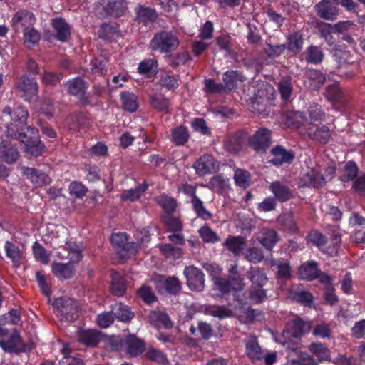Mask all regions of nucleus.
<instances>
[{"label":"nucleus","instance_id":"7ed1b4c3","mask_svg":"<svg viewBox=\"0 0 365 365\" xmlns=\"http://www.w3.org/2000/svg\"><path fill=\"white\" fill-rule=\"evenodd\" d=\"M150 45L152 50L166 53L175 50L179 41L172 33L161 31L153 36Z\"/></svg>","mask_w":365,"mask_h":365},{"label":"nucleus","instance_id":"473e14b6","mask_svg":"<svg viewBox=\"0 0 365 365\" xmlns=\"http://www.w3.org/2000/svg\"><path fill=\"white\" fill-rule=\"evenodd\" d=\"M22 31L24 34L22 38L23 43L28 48L34 46L41 39V34L39 31L34 26L24 29Z\"/></svg>","mask_w":365,"mask_h":365},{"label":"nucleus","instance_id":"c03bdc74","mask_svg":"<svg viewBox=\"0 0 365 365\" xmlns=\"http://www.w3.org/2000/svg\"><path fill=\"white\" fill-rule=\"evenodd\" d=\"M278 222L285 230L294 232L297 230V226L294 219L293 213L291 212L282 214L278 217Z\"/></svg>","mask_w":365,"mask_h":365},{"label":"nucleus","instance_id":"cd10ccee","mask_svg":"<svg viewBox=\"0 0 365 365\" xmlns=\"http://www.w3.org/2000/svg\"><path fill=\"white\" fill-rule=\"evenodd\" d=\"M135 12L137 21L144 25L154 22L158 16L155 10L150 7L140 6L136 8Z\"/></svg>","mask_w":365,"mask_h":365},{"label":"nucleus","instance_id":"c756f323","mask_svg":"<svg viewBox=\"0 0 365 365\" xmlns=\"http://www.w3.org/2000/svg\"><path fill=\"white\" fill-rule=\"evenodd\" d=\"M78 340L87 345V346H96L100 341L99 333L94 330H79L77 333Z\"/></svg>","mask_w":365,"mask_h":365},{"label":"nucleus","instance_id":"423d86ee","mask_svg":"<svg viewBox=\"0 0 365 365\" xmlns=\"http://www.w3.org/2000/svg\"><path fill=\"white\" fill-rule=\"evenodd\" d=\"M183 274L186 278L187 284L191 289L200 292L204 289V274L200 269L194 266H186Z\"/></svg>","mask_w":365,"mask_h":365},{"label":"nucleus","instance_id":"dca6fc26","mask_svg":"<svg viewBox=\"0 0 365 365\" xmlns=\"http://www.w3.org/2000/svg\"><path fill=\"white\" fill-rule=\"evenodd\" d=\"M257 240L266 249L271 250L278 241L275 230L263 228L256 234Z\"/></svg>","mask_w":365,"mask_h":365},{"label":"nucleus","instance_id":"a18cd8bd","mask_svg":"<svg viewBox=\"0 0 365 365\" xmlns=\"http://www.w3.org/2000/svg\"><path fill=\"white\" fill-rule=\"evenodd\" d=\"M309 350L320 361L329 360L330 358L329 350L322 343H312L309 346Z\"/></svg>","mask_w":365,"mask_h":365},{"label":"nucleus","instance_id":"72a5a7b5","mask_svg":"<svg viewBox=\"0 0 365 365\" xmlns=\"http://www.w3.org/2000/svg\"><path fill=\"white\" fill-rule=\"evenodd\" d=\"M247 274V278L252 282V287H262L267 282L266 274L258 268L251 267Z\"/></svg>","mask_w":365,"mask_h":365},{"label":"nucleus","instance_id":"e433bc0d","mask_svg":"<svg viewBox=\"0 0 365 365\" xmlns=\"http://www.w3.org/2000/svg\"><path fill=\"white\" fill-rule=\"evenodd\" d=\"M112 313L118 319L122 322L129 321L133 317V312L130 311L128 306L120 302H117L112 307Z\"/></svg>","mask_w":365,"mask_h":365},{"label":"nucleus","instance_id":"4d7b16f0","mask_svg":"<svg viewBox=\"0 0 365 365\" xmlns=\"http://www.w3.org/2000/svg\"><path fill=\"white\" fill-rule=\"evenodd\" d=\"M245 258L251 263H258L263 259L262 251L256 247H250L245 252Z\"/></svg>","mask_w":365,"mask_h":365},{"label":"nucleus","instance_id":"1a4fd4ad","mask_svg":"<svg viewBox=\"0 0 365 365\" xmlns=\"http://www.w3.org/2000/svg\"><path fill=\"white\" fill-rule=\"evenodd\" d=\"M204 268L212 277L214 290L219 292L217 294H225L230 288L226 279L220 277L222 269L217 264L209 263L205 264Z\"/></svg>","mask_w":365,"mask_h":365},{"label":"nucleus","instance_id":"c85d7f7f","mask_svg":"<svg viewBox=\"0 0 365 365\" xmlns=\"http://www.w3.org/2000/svg\"><path fill=\"white\" fill-rule=\"evenodd\" d=\"M53 27L56 32V38L61 41H67L71 36V29L63 19H53Z\"/></svg>","mask_w":365,"mask_h":365},{"label":"nucleus","instance_id":"8fccbe9b","mask_svg":"<svg viewBox=\"0 0 365 365\" xmlns=\"http://www.w3.org/2000/svg\"><path fill=\"white\" fill-rule=\"evenodd\" d=\"M32 251L34 257L36 260L41 262L42 264H46L48 263L50 257L44 247L38 242H35L32 246Z\"/></svg>","mask_w":365,"mask_h":365},{"label":"nucleus","instance_id":"5fc2aeb1","mask_svg":"<svg viewBox=\"0 0 365 365\" xmlns=\"http://www.w3.org/2000/svg\"><path fill=\"white\" fill-rule=\"evenodd\" d=\"M322 51L317 46H311L307 49L306 59L311 63H319L323 59Z\"/></svg>","mask_w":365,"mask_h":365},{"label":"nucleus","instance_id":"a19ab883","mask_svg":"<svg viewBox=\"0 0 365 365\" xmlns=\"http://www.w3.org/2000/svg\"><path fill=\"white\" fill-rule=\"evenodd\" d=\"M263 319V314L258 309H248L239 314V319L242 323L249 324Z\"/></svg>","mask_w":365,"mask_h":365},{"label":"nucleus","instance_id":"7c9ffc66","mask_svg":"<svg viewBox=\"0 0 365 365\" xmlns=\"http://www.w3.org/2000/svg\"><path fill=\"white\" fill-rule=\"evenodd\" d=\"M105 6L106 11L112 16L118 17L122 16L126 9V3L124 0H106Z\"/></svg>","mask_w":365,"mask_h":365},{"label":"nucleus","instance_id":"052dcab7","mask_svg":"<svg viewBox=\"0 0 365 365\" xmlns=\"http://www.w3.org/2000/svg\"><path fill=\"white\" fill-rule=\"evenodd\" d=\"M279 90L283 99H288L292 92V85L291 78L289 77L283 78L279 83Z\"/></svg>","mask_w":365,"mask_h":365},{"label":"nucleus","instance_id":"6e6d98bb","mask_svg":"<svg viewBox=\"0 0 365 365\" xmlns=\"http://www.w3.org/2000/svg\"><path fill=\"white\" fill-rule=\"evenodd\" d=\"M199 235L205 242L215 243L220 240L217 235L208 226L205 225L199 230Z\"/></svg>","mask_w":365,"mask_h":365},{"label":"nucleus","instance_id":"0e129e2a","mask_svg":"<svg viewBox=\"0 0 365 365\" xmlns=\"http://www.w3.org/2000/svg\"><path fill=\"white\" fill-rule=\"evenodd\" d=\"M267 298L266 291L262 287H251L250 299L254 303H261Z\"/></svg>","mask_w":365,"mask_h":365},{"label":"nucleus","instance_id":"f8f14e48","mask_svg":"<svg viewBox=\"0 0 365 365\" xmlns=\"http://www.w3.org/2000/svg\"><path fill=\"white\" fill-rule=\"evenodd\" d=\"M121 346L130 356H137L141 354L145 349L144 342L134 335L127 336L122 341Z\"/></svg>","mask_w":365,"mask_h":365},{"label":"nucleus","instance_id":"5701e85b","mask_svg":"<svg viewBox=\"0 0 365 365\" xmlns=\"http://www.w3.org/2000/svg\"><path fill=\"white\" fill-rule=\"evenodd\" d=\"M309 327V324H306L301 319L296 317L287 323L285 332L291 336L299 338L306 332V328Z\"/></svg>","mask_w":365,"mask_h":365},{"label":"nucleus","instance_id":"6ab92c4d","mask_svg":"<svg viewBox=\"0 0 365 365\" xmlns=\"http://www.w3.org/2000/svg\"><path fill=\"white\" fill-rule=\"evenodd\" d=\"M18 89L26 100L30 101L37 93L38 85L33 78L23 77L18 83Z\"/></svg>","mask_w":365,"mask_h":365},{"label":"nucleus","instance_id":"37998d69","mask_svg":"<svg viewBox=\"0 0 365 365\" xmlns=\"http://www.w3.org/2000/svg\"><path fill=\"white\" fill-rule=\"evenodd\" d=\"M111 292L118 297L122 296L125 291V284L123 278L118 273L112 274Z\"/></svg>","mask_w":365,"mask_h":365},{"label":"nucleus","instance_id":"4be33fe9","mask_svg":"<svg viewBox=\"0 0 365 365\" xmlns=\"http://www.w3.org/2000/svg\"><path fill=\"white\" fill-rule=\"evenodd\" d=\"M269 190L274 195V198L280 202H286L293 197L291 190L280 181L272 182L269 185Z\"/></svg>","mask_w":365,"mask_h":365},{"label":"nucleus","instance_id":"9b49d317","mask_svg":"<svg viewBox=\"0 0 365 365\" xmlns=\"http://www.w3.org/2000/svg\"><path fill=\"white\" fill-rule=\"evenodd\" d=\"M66 86L69 94L77 97L84 103L88 102L86 95L88 85L82 78L76 77L71 79L66 82Z\"/></svg>","mask_w":365,"mask_h":365},{"label":"nucleus","instance_id":"b1692460","mask_svg":"<svg viewBox=\"0 0 365 365\" xmlns=\"http://www.w3.org/2000/svg\"><path fill=\"white\" fill-rule=\"evenodd\" d=\"M307 134L310 138L323 144L328 143L331 138L330 130L324 125H319L315 129L314 125L310 126L307 130Z\"/></svg>","mask_w":365,"mask_h":365},{"label":"nucleus","instance_id":"393cba45","mask_svg":"<svg viewBox=\"0 0 365 365\" xmlns=\"http://www.w3.org/2000/svg\"><path fill=\"white\" fill-rule=\"evenodd\" d=\"M246 244V239L241 236H230L226 239L223 245L235 256H239L242 254L244 247Z\"/></svg>","mask_w":365,"mask_h":365},{"label":"nucleus","instance_id":"f03ea898","mask_svg":"<svg viewBox=\"0 0 365 365\" xmlns=\"http://www.w3.org/2000/svg\"><path fill=\"white\" fill-rule=\"evenodd\" d=\"M54 312L60 320L74 321L78 313L77 302L66 297L58 298L53 303Z\"/></svg>","mask_w":365,"mask_h":365},{"label":"nucleus","instance_id":"3c124183","mask_svg":"<svg viewBox=\"0 0 365 365\" xmlns=\"http://www.w3.org/2000/svg\"><path fill=\"white\" fill-rule=\"evenodd\" d=\"M358 172V168L355 163L352 161L348 162L343 170V173L341 175V180L343 182H348L356 178Z\"/></svg>","mask_w":365,"mask_h":365},{"label":"nucleus","instance_id":"e2e57ef3","mask_svg":"<svg viewBox=\"0 0 365 365\" xmlns=\"http://www.w3.org/2000/svg\"><path fill=\"white\" fill-rule=\"evenodd\" d=\"M147 357L159 364L168 365V361L162 351L155 349H150L148 351Z\"/></svg>","mask_w":365,"mask_h":365},{"label":"nucleus","instance_id":"2eb2a0df","mask_svg":"<svg viewBox=\"0 0 365 365\" xmlns=\"http://www.w3.org/2000/svg\"><path fill=\"white\" fill-rule=\"evenodd\" d=\"M19 138L24 145L26 151L31 155H40L45 149L44 145L37 138L28 137L24 133H19Z\"/></svg>","mask_w":365,"mask_h":365},{"label":"nucleus","instance_id":"20e7f679","mask_svg":"<svg viewBox=\"0 0 365 365\" xmlns=\"http://www.w3.org/2000/svg\"><path fill=\"white\" fill-rule=\"evenodd\" d=\"M37 21L35 14L27 9H19L14 14L11 26L16 32L34 26Z\"/></svg>","mask_w":365,"mask_h":365},{"label":"nucleus","instance_id":"6e6552de","mask_svg":"<svg viewBox=\"0 0 365 365\" xmlns=\"http://www.w3.org/2000/svg\"><path fill=\"white\" fill-rule=\"evenodd\" d=\"M0 347L6 352H24L29 347L22 340L19 334L14 330L6 340H0Z\"/></svg>","mask_w":365,"mask_h":365},{"label":"nucleus","instance_id":"603ef678","mask_svg":"<svg viewBox=\"0 0 365 365\" xmlns=\"http://www.w3.org/2000/svg\"><path fill=\"white\" fill-rule=\"evenodd\" d=\"M19 157V153L13 147L6 148L4 145H0V158L9 163L15 162Z\"/></svg>","mask_w":365,"mask_h":365},{"label":"nucleus","instance_id":"c9c22d12","mask_svg":"<svg viewBox=\"0 0 365 365\" xmlns=\"http://www.w3.org/2000/svg\"><path fill=\"white\" fill-rule=\"evenodd\" d=\"M149 321L157 327H170L172 326L168 314L160 311L152 312L149 315Z\"/></svg>","mask_w":365,"mask_h":365},{"label":"nucleus","instance_id":"a878e982","mask_svg":"<svg viewBox=\"0 0 365 365\" xmlns=\"http://www.w3.org/2000/svg\"><path fill=\"white\" fill-rule=\"evenodd\" d=\"M207 187L211 190L222 194L230 190L229 179L221 175L212 177Z\"/></svg>","mask_w":365,"mask_h":365},{"label":"nucleus","instance_id":"bb28decb","mask_svg":"<svg viewBox=\"0 0 365 365\" xmlns=\"http://www.w3.org/2000/svg\"><path fill=\"white\" fill-rule=\"evenodd\" d=\"M52 272L59 279H69L74 274L75 269L72 263L54 262Z\"/></svg>","mask_w":365,"mask_h":365},{"label":"nucleus","instance_id":"ddd939ff","mask_svg":"<svg viewBox=\"0 0 365 365\" xmlns=\"http://www.w3.org/2000/svg\"><path fill=\"white\" fill-rule=\"evenodd\" d=\"M271 153L273 158L269 162L277 166L283 163H291L294 158V153L292 151L287 150L280 145L273 148Z\"/></svg>","mask_w":365,"mask_h":365},{"label":"nucleus","instance_id":"774afa93","mask_svg":"<svg viewBox=\"0 0 365 365\" xmlns=\"http://www.w3.org/2000/svg\"><path fill=\"white\" fill-rule=\"evenodd\" d=\"M297 359H292L287 365H318L307 354H303L302 352H297Z\"/></svg>","mask_w":365,"mask_h":365},{"label":"nucleus","instance_id":"49530a36","mask_svg":"<svg viewBox=\"0 0 365 365\" xmlns=\"http://www.w3.org/2000/svg\"><path fill=\"white\" fill-rule=\"evenodd\" d=\"M157 203L161 207L163 211L168 215L175 211L176 208L175 200L166 195H160L156 198Z\"/></svg>","mask_w":365,"mask_h":365},{"label":"nucleus","instance_id":"412c9836","mask_svg":"<svg viewBox=\"0 0 365 365\" xmlns=\"http://www.w3.org/2000/svg\"><path fill=\"white\" fill-rule=\"evenodd\" d=\"M23 174L26 178L29 179L36 187L48 185L51 181L48 175L32 168H24L23 169Z\"/></svg>","mask_w":365,"mask_h":365},{"label":"nucleus","instance_id":"aec40b11","mask_svg":"<svg viewBox=\"0 0 365 365\" xmlns=\"http://www.w3.org/2000/svg\"><path fill=\"white\" fill-rule=\"evenodd\" d=\"M324 179L319 170V168L317 167L307 172L301 178L299 184L301 186L307 187H319L324 183Z\"/></svg>","mask_w":365,"mask_h":365},{"label":"nucleus","instance_id":"69168bd1","mask_svg":"<svg viewBox=\"0 0 365 365\" xmlns=\"http://www.w3.org/2000/svg\"><path fill=\"white\" fill-rule=\"evenodd\" d=\"M307 240L319 247L320 250H323L326 245V239L324 236L319 232L318 231H312L307 236Z\"/></svg>","mask_w":365,"mask_h":365},{"label":"nucleus","instance_id":"f3484780","mask_svg":"<svg viewBox=\"0 0 365 365\" xmlns=\"http://www.w3.org/2000/svg\"><path fill=\"white\" fill-rule=\"evenodd\" d=\"M270 143V132L265 128L257 130L250 139V143L257 152L264 151Z\"/></svg>","mask_w":365,"mask_h":365},{"label":"nucleus","instance_id":"a211bd4d","mask_svg":"<svg viewBox=\"0 0 365 365\" xmlns=\"http://www.w3.org/2000/svg\"><path fill=\"white\" fill-rule=\"evenodd\" d=\"M4 250L6 257L11 260L14 266L19 267L25 258L24 249H21L13 242L6 241L4 245Z\"/></svg>","mask_w":365,"mask_h":365},{"label":"nucleus","instance_id":"680f3d73","mask_svg":"<svg viewBox=\"0 0 365 365\" xmlns=\"http://www.w3.org/2000/svg\"><path fill=\"white\" fill-rule=\"evenodd\" d=\"M192 204L195 211L198 216L203 219H208L211 216L210 213L205 208L202 201L196 195L192 198Z\"/></svg>","mask_w":365,"mask_h":365},{"label":"nucleus","instance_id":"ea45409f","mask_svg":"<svg viewBox=\"0 0 365 365\" xmlns=\"http://www.w3.org/2000/svg\"><path fill=\"white\" fill-rule=\"evenodd\" d=\"M123 108L130 113L136 111L138 108L136 96L130 92H123L120 94Z\"/></svg>","mask_w":365,"mask_h":365},{"label":"nucleus","instance_id":"79ce46f5","mask_svg":"<svg viewBox=\"0 0 365 365\" xmlns=\"http://www.w3.org/2000/svg\"><path fill=\"white\" fill-rule=\"evenodd\" d=\"M242 76L237 71H227L223 75V87L224 89L232 90L233 89L237 81H242Z\"/></svg>","mask_w":365,"mask_h":365},{"label":"nucleus","instance_id":"f257e3e1","mask_svg":"<svg viewBox=\"0 0 365 365\" xmlns=\"http://www.w3.org/2000/svg\"><path fill=\"white\" fill-rule=\"evenodd\" d=\"M137 241L142 242L150 240V237L146 230L138 232L135 234ZM110 241L112 244L118 249V254L123 258L135 254L139 249L138 242H128V236L125 233H114L111 235Z\"/></svg>","mask_w":365,"mask_h":365},{"label":"nucleus","instance_id":"864d4df0","mask_svg":"<svg viewBox=\"0 0 365 365\" xmlns=\"http://www.w3.org/2000/svg\"><path fill=\"white\" fill-rule=\"evenodd\" d=\"M188 132L182 126L174 128L172 131V139L176 145H183L188 140Z\"/></svg>","mask_w":365,"mask_h":365},{"label":"nucleus","instance_id":"09e8293b","mask_svg":"<svg viewBox=\"0 0 365 365\" xmlns=\"http://www.w3.org/2000/svg\"><path fill=\"white\" fill-rule=\"evenodd\" d=\"M236 185L240 187L246 188L250 184V173L242 169H236L234 174Z\"/></svg>","mask_w":365,"mask_h":365},{"label":"nucleus","instance_id":"39448f33","mask_svg":"<svg viewBox=\"0 0 365 365\" xmlns=\"http://www.w3.org/2000/svg\"><path fill=\"white\" fill-rule=\"evenodd\" d=\"M220 165V162L212 155H203L195 162L193 168L198 175L205 176L217 172Z\"/></svg>","mask_w":365,"mask_h":365},{"label":"nucleus","instance_id":"338daca9","mask_svg":"<svg viewBox=\"0 0 365 365\" xmlns=\"http://www.w3.org/2000/svg\"><path fill=\"white\" fill-rule=\"evenodd\" d=\"M167 292L175 294L178 293L181 289L180 281L175 277H170L163 281Z\"/></svg>","mask_w":365,"mask_h":365},{"label":"nucleus","instance_id":"0eeeda50","mask_svg":"<svg viewBox=\"0 0 365 365\" xmlns=\"http://www.w3.org/2000/svg\"><path fill=\"white\" fill-rule=\"evenodd\" d=\"M28 118V112L23 107H17L14 112L9 106L4 108L0 113V118L5 122V125L8 130H12L11 126L12 123L10 121L19 122L23 124L26 122Z\"/></svg>","mask_w":365,"mask_h":365},{"label":"nucleus","instance_id":"bf43d9fd","mask_svg":"<svg viewBox=\"0 0 365 365\" xmlns=\"http://www.w3.org/2000/svg\"><path fill=\"white\" fill-rule=\"evenodd\" d=\"M286 49L284 44L272 45L266 43L264 48V53L269 58H276L284 53Z\"/></svg>","mask_w":365,"mask_h":365},{"label":"nucleus","instance_id":"4c0bfd02","mask_svg":"<svg viewBox=\"0 0 365 365\" xmlns=\"http://www.w3.org/2000/svg\"><path fill=\"white\" fill-rule=\"evenodd\" d=\"M303 37L300 32H294L287 37V48L292 53H298L302 48Z\"/></svg>","mask_w":365,"mask_h":365},{"label":"nucleus","instance_id":"f704fd0d","mask_svg":"<svg viewBox=\"0 0 365 365\" xmlns=\"http://www.w3.org/2000/svg\"><path fill=\"white\" fill-rule=\"evenodd\" d=\"M318 272L317 264L314 261L302 264L299 269V275L303 279H313L317 277Z\"/></svg>","mask_w":365,"mask_h":365},{"label":"nucleus","instance_id":"9d476101","mask_svg":"<svg viewBox=\"0 0 365 365\" xmlns=\"http://www.w3.org/2000/svg\"><path fill=\"white\" fill-rule=\"evenodd\" d=\"M337 0H322L315 6L317 14L326 20H334L338 16Z\"/></svg>","mask_w":365,"mask_h":365},{"label":"nucleus","instance_id":"de8ad7c7","mask_svg":"<svg viewBox=\"0 0 365 365\" xmlns=\"http://www.w3.org/2000/svg\"><path fill=\"white\" fill-rule=\"evenodd\" d=\"M159 249L167 258L179 259L183 255L182 249L173 247L170 244L160 245Z\"/></svg>","mask_w":365,"mask_h":365},{"label":"nucleus","instance_id":"4468645a","mask_svg":"<svg viewBox=\"0 0 365 365\" xmlns=\"http://www.w3.org/2000/svg\"><path fill=\"white\" fill-rule=\"evenodd\" d=\"M245 354L252 361H260L264 357V351L256 337L250 336L245 341Z\"/></svg>","mask_w":365,"mask_h":365},{"label":"nucleus","instance_id":"2f4dec72","mask_svg":"<svg viewBox=\"0 0 365 365\" xmlns=\"http://www.w3.org/2000/svg\"><path fill=\"white\" fill-rule=\"evenodd\" d=\"M148 189V185L143 183L133 189L123 190L120 194L123 200L133 202L138 200Z\"/></svg>","mask_w":365,"mask_h":365},{"label":"nucleus","instance_id":"13d9d810","mask_svg":"<svg viewBox=\"0 0 365 365\" xmlns=\"http://www.w3.org/2000/svg\"><path fill=\"white\" fill-rule=\"evenodd\" d=\"M62 353L63 357L60 361V365H83L79 359L69 355L70 348L68 345L63 346Z\"/></svg>","mask_w":365,"mask_h":365},{"label":"nucleus","instance_id":"58836bf2","mask_svg":"<svg viewBox=\"0 0 365 365\" xmlns=\"http://www.w3.org/2000/svg\"><path fill=\"white\" fill-rule=\"evenodd\" d=\"M307 80L306 83L313 89L319 88L325 81V76L320 71L311 70L307 73Z\"/></svg>","mask_w":365,"mask_h":365}]
</instances>
